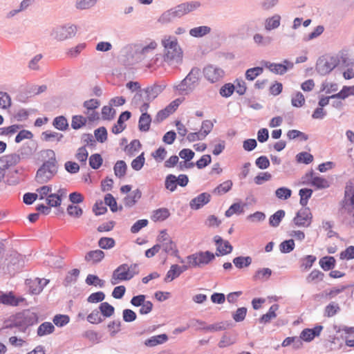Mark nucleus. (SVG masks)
<instances>
[{"label":"nucleus","instance_id":"obj_49","mask_svg":"<svg viewBox=\"0 0 354 354\" xmlns=\"http://www.w3.org/2000/svg\"><path fill=\"white\" fill-rule=\"evenodd\" d=\"M88 162L92 169H97L102 166L103 159L100 153H94L90 156Z\"/></svg>","mask_w":354,"mask_h":354},{"label":"nucleus","instance_id":"obj_45","mask_svg":"<svg viewBox=\"0 0 354 354\" xmlns=\"http://www.w3.org/2000/svg\"><path fill=\"white\" fill-rule=\"evenodd\" d=\"M177 185L176 176L174 174H168L165 178V188L170 192H174L176 189Z\"/></svg>","mask_w":354,"mask_h":354},{"label":"nucleus","instance_id":"obj_44","mask_svg":"<svg viewBox=\"0 0 354 354\" xmlns=\"http://www.w3.org/2000/svg\"><path fill=\"white\" fill-rule=\"evenodd\" d=\"M104 203L106 205L110 207L111 211L113 212H116L118 209H122V206L119 208L118 207L116 200L111 194H106L105 195Z\"/></svg>","mask_w":354,"mask_h":354},{"label":"nucleus","instance_id":"obj_17","mask_svg":"<svg viewBox=\"0 0 354 354\" xmlns=\"http://www.w3.org/2000/svg\"><path fill=\"white\" fill-rule=\"evenodd\" d=\"M24 300V298L21 297H16L14 292L12 291L8 292H0V304L6 306H17Z\"/></svg>","mask_w":354,"mask_h":354},{"label":"nucleus","instance_id":"obj_10","mask_svg":"<svg viewBox=\"0 0 354 354\" xmlns=\"http://www.w3.org/2000/svg\"><path fill=\"white\" fill-rule=\"evenodd\" d=\"M216 254L210 251H200L187 257V262L192 267L201 268L209 264L215 259Z\"/></svg>","mask_w":354,"mask_h":354},{"label":"nucleus","instance_id":"obj_36","mask_svg":"<svg viewBox=\"0 0 354 354\" xmlns=\"http://www.w3.org/2000/svg\"><path fill=\"white\" fill-rule=\"evenodd\" d=\"M312 186L316 189H326L330 187V183L324 178L321 176H315L310 181Z\"/></svg>","mask_w":354,"mask_h":354},{"label":"nucleus","instance_id":"obj_62","mask_svg":"<svg viewBox=\"0 0 354 354\" xmlns=\"http://www.w3.org/2000/svg\"><path fill=\"white\" fill-rule=\"evenodd\" d=\"M88 153L85 146H82V147H80L77 149V153L75 154L76 159L77 160H79L82 165H86V160L88 158Z\"/></svg>","mask_w":354,"mask_h":354},{"label":"nucleus","instance_id":"obj_5","mask_svg":"<svg viewBox=\"0 0 354 354\" xmlns=\"http://www.w3.org/2000/svg\"><path fill=\"white\" fill-rule=\"evenodd\" d=\"M162 43L165 51V61L170 64L180 63L183 57V51L178 44L177 39L176 38L171 39L169 37V39H163Z\"/></svg>","mask_w":354,"mask_h":354},{"label":"nucleus","instance_id":"obj_7","mask_svg":"<svg viewBox=\"0 0 354 354\" xmlns=\"http://www.w3.org/2000/svg\"><path fill=\"white\" fill-rule=\"evenodd\" d=\"M138 44H131L122 49L121 62L125 66H131L142 61Z\"/></svg>","mask_w":354,"mask_h":354},{"label":"nucleus","instance_id":"obj_61","mask_svg":"<svg viewBox=\"0 0 354 354\" xmlns=\"http://www.w3.org/2000/svg\"><path fill=\"white\" fill-rule=\"evenodd\" d=\"M53 322L58 327H63L70 322V317L66 315L58 314L54 316Z\"/></svg>","mask_w":354,"mask_h":354},{"label":"nucleus","instance_id":"obj_19","mask_svg":"<svg viewBox=\"0 0 354 354\" xmlns=\"http://www.w3.org/2000/svg\"><path fill=\"white\" fill-rule=\"evenodd\" d=\"M210 199L211 195L209 193H201L190 201L189 207L192 209H199L205 205L207 204L210 201Z\"/></svg>","mask_w":354,"mask_h":354},{"label":"nucleus","instance_id":"obj_14","mask_svg":"<svg viewBox=\"0 0 354 354\" xmlns=\"http://www.w3.org/2000/svg\"><path fill=\"white\" fill-rule=\"evenodd\" d=\"M131 279L132 274L129 273V265L123 263L114 270L111 282L113 285H115L119 281H129Z\"/></svg>","mask_w":354,"mask_h":354},{"label":"nucleus","instance_id":"obj_42","mask_svg":"<svg viewBox=\"0 0 354 354\" xmlns=\"http://www.w3.org/2000/svg\"><path fill=\"white\" fill-rule=\"evenodd\" d=\"M83 337L93 344H98L102 342V335L95 330H88L84 333Z\"/></svg>","mask_w":354,"mask_h":354},{"label":"nucleus","instance_id":"obj_8","mask_svg":"<svg viewBox=\"0 0 354 354\" xmlns=\"http://www.w3.org/2000/svg\"><path fill=\"white\" fill-rule=\"evenodd\" d=\"M58 168L59 164L44 162L36 172L35 180L39 184L48 183L57 174Z\"/></svg>","mask_w":354,"mask_h":354},{"label":"nucleus","instance_id":"obj_30","mask_svg":"<svg viewBox=\"0 0 354 354\" xmlns=\"http://www.w3.org/2000/svg\"><path fill=\"white\" fill-rule=\"evenodd\" d=\"M53 126L57 130L66 131L68 129L69 124L65 116L59 115L53 119Z\"/></svg>","mask_w":354,"mask_h":354},{"label":"nucleus","instance_id":"obj_15","mask_svg":"<svg viewBox=\"0 0 354 354\" xmlns=\"http://www.w3.org/2000/svg\"><path fill=\"white\" fill-rule=\"evenodd\" d=\"M149 108V105H147V104H142L141 106H139L140 111L142 113L138 121V129L140 131L147 132L150 129L151 118L147 113Z\"/></svg>","mask_w":354,"mask_h":354},{"label":"nucleus","instance_id":"obj_34","mask_svg":"<svg viewBox=\"0 0 354 354\" xmlns=\"http://www.w3.org/2000/svg\"><path fill=\"white\" fill-rule=\"evenodd\" d=\"M285 211L279 209L270 216L269 218V225L273 227H277L279 225L281 221L285 216Z\"/></svg>","mask_w":354,"mask_h":354},{"label":"nucleus","instance_id":"obj_50","mask_svg":"<svg viewBox=\"0 0 354 354\" xmlns=\"http://www.w3.org/2000/svg\"><path fill=\"white\" fill-rule=\"evenodd\" d=\"M295 246V244L293 239L285 240L280 243L279 250L281 253L287 254L292 252Z\"/></svg>","mask_w":354,"mask_h":354},{"label":"nucleus","instance_id":"obj_23","mask_svg":"<svg viewBox=\"0 0 354 354\" xmlns=\"http://www.w3.org/2000/svg\"><path fill=\"white\" fill-rule=\"evenodd\" d=\"M37 145L30 141L25 143L19 150V155L22 159L30 158L36 151Z\"/></svg>","mask_w":354,"mask_h":354},{"label":"nucleus","instance_id":"obj_18","mask_svg":"<svg viewBox=\"0 0 354 354\" xmlns=\"http://www.w3.org/2000/svg\"><path fill=\"white\" fill-rule=\"evenodd\" d=\"M21 156L17 153H11L0 158V168L6 171L11 166L17 165L21 160Z\"/></svg>","mask_w":354,"mask_h":354},{"label":"nucleus","instance_id":"obj_11","mask_svg":"<svg viewBox=\"0 0 354 354\" xmlns=\"http://www.w3.org/2000/svg\"><path fill=\"white\" fill-rule=\"evenodd\" d=\"M205 78L210 83H216L220 81L224 76V71L213 64H208L203 69Z\"/></svg>","mask_w":354,"mask_h":354},{"label":"nucleus","instance_id":"obj_13","mask_svg":"<svg viewBox=\"0 0 354 354\" xmlns=\"http://www.w3.org/2000/svg\"><path fill=\"white\" fill-rule=\"evenodd\" d=\"M312 219L313 215L309 207H303L297 212L293 218V222L298 227H309L312 223Z\"/></svg>","mask_w":354,"mask_h":354},{"label":"nucleus","instance_id":"obj_51","mask_svg":"<svg viewBox=\"0 0 354 354\" xmlns=\"http://www.w3.org/2000/svg\"><path fill=\"white\" fill-rule=\"evenodd\" d=\"M170 216L167 208H159L154 211L153 218L154 221H165Z\"/></svg>","mask_w":354,"mask_h":354},{"label":"nucleus","instance_id":"obj_2","mask_svg":"<svg viewBox=\"0 0 354 354\" xmlns=\"http://www.w3.org/2000/svg\"><path fill=\"white\" fill-rule=\"evenodd\" d=\"M200 6L198 1L185 2L177 5L165 11L158 18V21L162 24L174 22Z\"/></svg>","mask_w":354,"mask_h":354},{"label":"nucleus","instance_id":"obj_56","mask_svg":"<svg viewBox=\"0 0 354 354\" xmlns=\"http://www.w3.org/2000/svg\"><path fill=\"white\" fill-rule=\"evenodd\" d=\"M296 160L299 163L308 165L313 161V156L308 152H300L296 156Z\"/></svg>","mask_w":354,"mask_h":354},{"label":"nucleus","instance_id":"obj_58","mask_svg":"<svg viewBox=\"0 0 354 354\" xmlns=\"http://www.w3.org/2000/svg\"><path fill=\"white\" fill-rule=\"evenodd\" d=\"M106 327L110 333V336L113 337L120 330L121 322L119 319L111 321Z\"/></svg>","mask_w":354,"mask_h":354},{"label":"nucleus","instance_id":"obj_31","mask_svg":"<svg viewBox=\"0 0 354 354\" xmlns=\"http://www.w3.org/2000/svg\"><path fill=\"white\" fill-rule=\"evenodd\" d=\"M55 330L54 325L48 322L42 323L37 328V334L39 337L51 334Z\"/></svg>","mask_w":354,"mask_h":354},{"label":"nucleus","instance_id":"obj_43","mask_svg":"<svg viewBox=\"0 0 354 354\" xmlns=\"http://www.w3.org/2000/svg\"><path fill=\"white\" fill-rule=\"evenodd\" d=\"M245 205L246 204H244L243 206H241L239 203H234L230 205L227 210H226L225 216L226 217H230L234 214H241L244 212L243 206Z\"/></svg>","mask_w":354,"mask_h":354},{"label":"nucleus","instance_id":"obj_3","mask_svg":"<svg viewBox=\"0 0 354 354\" xmlns=\"http://www.w3.org/2000/svg\"><path fill=\"white\" fill-rule=\"evenodd\" d=\"M165 88V85L153 84L136 92L132 99V104L135 106H141L153 101Z\"/></svg>","mask_w":354,"mask_h":354},{"label":"nucleus","instance_id":"obj_46","mask_svg":"<svg viewBox=\"0 0 354 354\" xmlns=\"http://www.w3.org/2000/svg\"><path fill=\"white\" fill-rule=\"evenodd\" d=\"M263 72V67L257 66L248 68L245 71V78L248 80L253 81L257 77L260 75Z\"/></svg>","mask_w":354,"mask_h":354},{"label":"nucleus","instance_id":"obj_29","mask_svg":"<svg viewBox=\"0 0 354 354\" xmlns=\"http://www.w3.org/2000/svg\"><path fill=\"white\" fill-rule=\"evenodd\" d=\"M281 17L279 15H274L271 17H268L265 21V28L266 30L270 31L277 28L280 26Z\"/></svg>","mask_w":354,"mask_h":354},{"label":"nucleus","instance_id":"obj_52","mask_svg":"<svg viewBox=\"0 0 354 354\" xmlns=\"http://www.w3.org/2000/svg\"><path fill=\"white\" fill-rule=\"evenodd\" d=\"M253 39L257 44L261 46H267L270 45L272 41L271 37H264L259 33L255 34L253 37Z\"/></svg>","mask_w":354,"mask_h":354},{"label":"nucleus","instance_id":"obj_26","mask_svg":"<svg viewBox=\"0 0 354 354\" xmlns=\"http://www.w3.org/2000/svg\"><path fill=\"white\" fill-rule=\"evenodd\" d=\"M278 304L272 305L268 313L263 315L259 319V322L261 324H266L271 322V320L277 317L276 311L279 309Z\"/></svg>","mask_w":354,"mask_h":354},{"label":"nucleus","instance_id":"obj_16","mask_svg":"<svg viewBox=\"0 0 354 354\" xmlns=\"http://www.w3.org/2000/svg\"><path fill=\"white\" fill-rule=\"evenodd\" d=\"M283 64H275L270 63L267 61H262L261 64L268 68L271 72L275 74L283 75L285 74L288 68H292L293 67V64L285 59L283 61Z\"/></svg>","mask_w":354,"mask_h":354},{"label":"nucleus","instance_id":"obj_39","mask_svg":"<svg viewBox=\"0 0 354 354\" xmlns=\"http://www.w3.org/2000/svg\"><path fill=\"white\" fill-rule=\"evenodd\" d=\"M157 47V44L155 41L150 42L149 44L147 46H142V44H138V48H140V53L142 55V60L146 58L149 55L152 54L153 50Z\"/></svg>","mask_w":354,"mask_h":354},{"label":"nucleus","instance_id":"obj_4","mask_svg":"<svg viewBox=\"0 0 354 354\" xmlns=\"http://www.w3.org/2000/svg\"><path fill=\"white\" fill-rule=\"evenodd\" d=\"M201 71L198 67H193L181 82L176 86V89L180 95L192 93L198 86L201 78Z\"/></svg>","mask_w":354,"mask_h":354},{"label":"nucleus","instance_id":"obj_9","mask_svg":"<svg viewBox=\"0 0 354 354\" xmlns=\"http://www.w3.org/2000/svg\"><path fill=\"white\" fill-rule=\"evenodd\" d=\"M339 64V59L337 56L319 57L316 64L317 72L324 76L330 73Z\"/></svg>","mask_w":354,"mask_h":354},{"label":"nucleus","instance_id":"obj_57","mask_svg":"<svg viewBox=\"0 0 354 354\" xmlns=\"http://www.w3.org/2000/svg\"><path fill=\"white\" fill-rule=\"evenodd\" d=\"M235 91V85L232 83L225 84L220 88L219 93L222 97H229Z\"/></svg>","mask_w":354,"mask_h":354},{"label":"nucleus","instance_id":"obj_1","mask_svg":"<svg viewBox=\"0 0 354 354\" xmlns=\"http://www.w3.org/2000/svg\"><path fill=\"white\" fill-rule=\"evenodd\" d=\"M37 322V315L30 310H25L17 313L8 320H6L3 329L13 330L12 333H14L17 332L25 333L29 326Z\"/></svg>","mask_w":354,"mask_h":354},{"label":"nucleus","instance_id":"obj_63","mask_svg":"<svg viewBox=\"0 0 354 354\" xmlns=\"http://www.w3.org/2000/svg\"><path fill=\"white\" fill-rule=\"evenodd\" d=\"M145 162V153L142 152L131 162V167L136 171H140L144 166Z\"/></svg>","mask_w":354,"mask_h":354},{"label":"nucleus","instance_id":"obj_64","mask_svg":"<svg viewBox=\"0 0 354 354\" xmlns=\"http://www.w3.org/2000/svg\"><path fill=\"white\" fill-rule=\"evenodd\" d=\"M291 189L286 187H279L275 191L276 196L281 200H287L291 196Z\"/></svg>","mask_w":354,"mask_h":354},{"label":"nucleus","instance_id":"obj_40","mask_svg":"<svg viewBox=\"0 0 354 354\" xmlns=\"http://www.w3.org/2000/svg\"><path fill=\"white\" fill-rule=\"evenodd\" d=\"M313 194V189L310 188H302L299 191L300 196L299 203L302 207H306L308 204L309 198Z\"/></svg>","mask_w":354,"mask_h":354},{"label":"nucleus","instance_id":"obj_37","mask_svg":"<svg viewBox=\"0 0 354 354\" xmlns=\"http://www.w3.org/2000/svg\"><path fill=\"white\" fill-rule=\"evenodd\" d=\"M98 310L104 317H110L115 312L114 307L108 302H102L99 306Z\"/></svg>","mask_w":354,"mask_h":354},{"label":"nucleus","instance_id":"obj_35","mask_svg":"<svg viewBox=\"0 0 354 354\" xmlns=\"http://www.w3.org/2000/svg\"><path fill=\"white\" fill-rule=\"evenodd\" d=\"M211 32V28L206 26H201L192 28L189 30L191 36L194 37H202Z\"/></svg>","mask_w":354,"mask_h":354},{"label":"nucleus","instance_id":"obj_20","mask_svg":"<svg viewBox=\"0 0 354 354\" xmlns=\"http://www.w3.org/2000/svg\"><path fill=\"white\" fill-rule=\"evenodd\" d=\"M131 117V113L130 111H125L122 112L119 115L117 123L115 124L112 127V133L114 134H119L122 131H124L127 127L126 124H124V122L126 120H129Z\"/></svg>","mask_w":354,"mask_h":354},{"label":"nucleus","instance_id":"obj_6","mask_svg":"<svg viewBox=\"0 0 354 354\" xmlns=\"http://www.w3.org/2000/svg\"><path fill=\"white\" fill-rule=\"evenodd\" d=\"M341 205L339 213L342 215H348L354 223V183L351 180L346 183L344 197L341 202Z\"/></svg>","mask_w":354,"mask_h":354},{"label":"nucleus","instance_id":"obj_25","mask_svg":"<svg viewBox=\"0 0 354 354\" xmlns=\"http://www.w3.org/2000/svg\"><path fill=\"white\" fill-rule=\"evenodd\" d=\"M104 252L101 250H95L88 252L84 259L86 261H92L93 264L100 263L104 258Z\"/></svg>","mask_w":354,"mask_h":354},{"label":"nucleus","instance_id":"obj_41","mask_svg":"<svg viewBox=\"0 0 354 354\" xmlns=\"http://www.w3.org/2000/svg\"><path fill=\"white\" fill-rule=\"evenodd\" d=\"M87 118L80 115H75L72 117L71 127L77 130L86 125Z\"/></svg>","mask_w":354,"mask_h":354},{"label":"nucleus","instance_id":"obj_28","mask_svg":"<svg viewBox=\"0 0 354 354\" xmlns=\"http://www.w3.org/2000/svg\"><path fill=\"white\" fill-rule=\"evenodd\" d=\"M336 260L335 257L331 256H326L320 259L319 265L321 268L325 270H330L335 266Z\"/></svg>","mask_w":354,"mask_h":354},{"label":"nucleus","instance_id":"obj_60","mask_svg":"<svg viewBox=\"0 0 354 354\" xmlns=\"http://www.w3.org/2000/svg\"><path fill=\"white\" fill-rule=\"evenodd\" d=\"M66 211L69 216L75 218H80L83 214V209L75 204L68 205Z\"/></svg>","mask_w":354,"mask_h":354},{"label":"nucleus","instance_id":"obj_12","mask_svg":"<svg viewBox=\"0 0 354 354\" xmlns=\"http://www.w3.org/2000/svg\"><path fill=\"white\" fill-rule=\"evenodd\" d=\"M77 32L75 26H59L53 30L52 35L58 41H64L74 37Z\"/></svg>","mask_w":354,"mask_h":354},{"label":"nucleus","instance_id":"obj_48","mask_svg":"<svg viewBox=\"0 0 354 354\" xmlns=\"http://www.w3.org/2000/svg\"><path fill=\"white\" fill-rule=\"evenodd\" d=\"M272 274V270L270 268L259 269L253 276L254 280H267Z\"/></svg>","mask_w":354,"mask_h":354},{"label":"nucleus","instance_id":"obj_59","mask_svg":"<svg viewBox=\"0 0 354 354\" xmlns=\"http://www.w3.org/2000/svg\"><path fill=\"white\" fill-rule=\"evenodd\" d=\"M85 282L88 286H99L101 288L104 286V281L100 279L97 275L95 274H88L86 277Z\"/></svg>","mask_w":354,"mask_h":354},{"label":"nucleus","instance_id":"obj_53","mask_svg":"<svg viewBox=\"0 0 354 354\" xmlns=\"http://www.w3.org/2000/svg\"><path fill=\"white\" fill-rule=\"evenodd\" d=\"M98 0H76L75 8L78 10H86L93 7Z\"/></svg>","mask_w":354,"mask_h":354},{"label":"nucleus","instance_id":"obj_47","mask_svg":"<svg viewBox=\"0 0 354 354\" xmlns=\"http://www.w3.org/2000/svg\"><path fill=\"white\" fill-rule=\"evenodd\" d=\"M232 185H233V183H232V180H226V181L223 182V183H221L220 185H218L214 189L213 192L215 194H219V195L225 194V193L228 192L232 189Z\"/></svg>","mask_w":354,"mask_h":354},{"label":"nucleus","instance_id":"obj_22","mask_svg":"<svg viewBox=\"0 0 354 354\" xmlns=\"http://www.w3.org/2000/svg\"><path fill=\"white\" fill-rule=\"evenodd\" d=\"M141 196L142 192L139 189H136L133 192H130L123 199V202L125 207H133L137 203V201L141 198Z\"/></svg>","mask_w":354,"mask_h":354},{"label":"nucleus","instance_id":"obj_54","mask_svg":"<svg viewBox=\"0 0 354 354\" xmlns=\"http://www.w3.org/2000/svg\"><path fill=\"white\" fill-rule=\"evenodd\" d=\"M46 203L50 207H59L62 203L61 196L59 194H50L46 198Z\"/></svg>","mask_w":354,"mask_h":354},{"label":"nucleus","instance_id":"obj_38","mask_svg":"<svg viewBox=\"0 0 354 354\" xmlns=\"http://www.w3.org/2000/svg\"><path fill=\"white\" fill-rule=\"evenodd\" d=\"M233 263L237 268L241 269L245 267H248L252 263V258L249 256L236 257L233 259Z\"/></svg>","mask_w":354,"mask_h":354},{"label":"nucleus","instance_id":"obj_27","mask_svg":"<svg viewBox=\"0 0 354 354\" xmlns=\"http://www.w3.org/2000/svg\"><path fill=\"white\" fill-rule=\"evenodd\" d=\"M181 274L180 270V266L178 264H173L171 266L169 270L167 271L164 281L169 283L178 278Z\"/></svg>","mask_w":354,"mask_h":354},{"label":"nucleus","instance_id":"obj_55","mask_svg":"<svg viewBox=\"0 0 354 354\" xmlns=\"http://www.w3.org/2000/svg\"><path fill=\"white\" fill-rule=\"evenodd\" d=\"M115 245V241L113 238L102 237L98 241V246L104 250L113 248Z\"/></svg>","mask_w":354,"mask_h":354},{"label":"nucleus","instance_id":"obj_24","mask_svg":"<svg viewBox=\"0 0 354 354\" xmlns=\"http://www.w3.org/2000/svg\"><path fill=\"white\" fill-rule=\"evenodd\" d=\"M168 339V335L165 333L152 336L145 341V345L148 347H154L157 345L165 343Z\"/></svg>","mask_w":354,"mask_h":354},{"label":"nucleus","instance_id":"obj_33","mask_svg":"<svg viewBox=\"0 0 354 354\" xmlns=\"http://www.w3.org/2000/svg\"><path fill=\"white\" fill-rule=\"evenodd\" d=\"M127 170V165L124 160H118L113 167L114 174L119 178H122L126 175Z\"/></svg>","mask_w":354,"mask_h":354},{"label":"nucleus","instance_id":"obj_21","mask_svg":"<svg viewBox=\"0 0 354 354\" xmlns=\"http://www.w3.org/2000/svg\"><path fill=\"white\" fill-rule=\"evenodd\" d=\"M160 244L161 245V248H162V250L166 254L174 256L180 259V263H184V260L181 259L178 255L179 252L176 243L174 242L171 239L167 240V241Z\"/></svg>","mask_w":354,"mask_h":354},{"label":"nucleus","instance_id":"obj_32","mask_svg":"<svg viewBox=\"0 0 354 354\" xmlns=\"http://www.w3.org/2000/svg\"><path fill=\"white\" fill-rule=\"evenodd\" d=\"M80 273V270L77 268H74V269L71 270V271H69L67 273V274L63 281V285L65 287H67V286L71 285L72 283H75L77 280Z\"/></svg>","mask_w":354,"mask_h":354}]
</instances>
